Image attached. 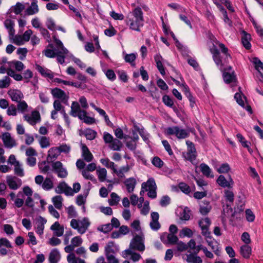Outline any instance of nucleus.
I'll return each instance as SVG.
<instances>
[{
	"label": "nucleus",
	"mask_w": 263,
	"mask_h": 263,
	"mask_svg": "<svg viewBox=\"0 0 263 263\" xmlns=\"http://www.w3.org/2000/svg\"><path fill=\"white\" fill-rule=\"evenodd\" d=\"M54 42L56 44V47L54 49H53V46L52 44H49L43 51V53L46 57L49 58H53L57 57L58 62L62 64L65 62V58L68 54V51L64 47L60 40L54 39Z\"/></svg>",
	"instance_id": "f257e3e1"
},
{
	"label": "nucleus",
	"mask_w": 263,
	"mask_h": 263,
	"mask_svg": "<svg viewBox=\"0 0 263 263\" xmlns=\"http://www.w3.org/2000/svg\"><path fill=\"white\" fill-rule=\"evenodd\" d=\"M126 24L132 30L140 31L143 25V16L141 9L138 7L129 13L126 17Z\"/></svg>",
	"instance_id": "f03ea898"
},
{
	"label": "nucleus",
	"mask_w": 263,
	"mask_h": 263,
	"mask_svg": "<svg viewBox=\"0 0 263 263\" xmlns=\"http://www.w3.org/2000/svg\"><path fill=\"white\" fill-rule=\"evenodd\" d=\"M90 225V222L87 218L82 219H72L70 221V226L76 230L80 234H84Z\"/></svg>",
	"instance_id": "7ed1b4c3"
},
{
	"label": "nucleus",
	"mask_w": 263,
	"mask_h": 263,
	"mask_svg": "<svg viewBox=\"0 0 263 263\" xmlns=\"http://www.w3.org/2000/svg\"><path fill=\"white\" fill-rule=\"evenodd\" d=\"M141 187L140 195H142V193L145 191H148L147 195L149 197L154 199L157 197V186L154 179L150 178L146 182H143Z\"/></svg>",
	"instance_id": "20e7f679"
},
{
	"label": "nucleus",
	"mask_w": 263,
	"mask_h": 263,
	"mask_svg": "<svg viewBox=\"0 0 263 263\" xmlns=\"http://www.w3.org/2000/svg\"><path fill=\"white\" fill-rule=\"evenodd\" d=\"M165 134L167 135H175L178 139H185L189 137V132L183 128L175 126L170 127L165 129Z\"/></svg>",
	"instance_id": "39448f33"
},
{
	"label": "nucleus",
	"mask_w": 263,
	"mask_h": 263,
	"mask_svg": "<svg viewBox=\"0 0 263 263\" xmlns=\"http://www.w3.org/2000/svg\"><path fill=\"white\" fill-rule=\"evenodd\" d=\"M144 236L141 235H136L131 240L129 245V248L137 250L140 252H143L145 250L144 244Z\"/></svg>",
	"instance_id": "423d86ee"
},
{
	"label": "nucleus",
	"mask_w": 263,
	"mask_h": 263,
	"mask_svg": "<svg viewBox=\"0 0 263 263\" xmlns=\"http://www.w3.org/2000/svg\"><path fill=\"white\" fill-rule=\"evenodd\" d=\"M2 140L4 146L8 148H12L17 145L16 140L13 137L11 134L8 132H5L2 135Z\"/></svg>",
	"instance_id": "0eeeda50"
},
{
	"label": "nucleus",
	"mask_w": 263,
	"mask_h": 263,
	"mask_svg": "<svg viewBox=\"0 0 263 263\" xmlns=\"http://www.w3.org/2000/svg\"><path fill=\"white\" fill-rule=\"evenodd\" d=\"M52 167L58 176L60 178H65L68 175V172L60 161H56L52 163Z\"/></svg>",
	"instance_id": "6e6552de"
},
{
	"label": "nucleus",
	"mask_w": 263,
	"mask_h": 263,
	"mask_svg": "<svg viewBox=\"0 0 263 263\" xmlns=\"http://www.w3.org/2000/svg\"><path fill=\"white\" fill-rule=\"evenodd\" d=\"M159 215L156 212H153L151 214V221L149 227L154 231H158L161 228V224L159 222Z\"/></svg>",
	"instance_id": "1a4fd4ad"
},
{
	"label": "nucleus",
	"mask_w": 263,
	"mask_h": 263,
	"mask_svg": "<svg viewBox=\"0 0 263 263\" xmlns=\"http://www.w3.org/2000/svg\"><path fill=\"white\" fill-rule=\"evenodd\" d=\"M34 222L36 233L40 236L42 235L44 233L45 224L47 222V220L39 216L35 218Z\"/></svg>",
	"instance_id": "9d476101"
},
{
	"label": "nucleus",
	"mask_w": 263,
	"mask_h": 263,
	"mask_svg": "<svg viewBox=\"0 0 263 263\" xmlns=\"http://www.w3.org/2000/svg\"><path fill=\"white\" fill-rule=\"evenodd\" d=\"M23 118L31 125H34L41 121L40 114L37 111H33L31 115H25Z\"/></svg>",
	"instance_id": "9b49d317"
},
{
	"label": "nucleus",
	"mask_w": 263,
	"mask_h": 263,
	"mask_svg": "<svg viewBox=\"0 0 263 263\" xmlns=\"http://www.w3.org/2000/svg\"><path fill=\"white\" fill-rule=\"evenodd\" d=\"M12 248L11 242L6 238H0V254L6 255Z\"/></svg>",
	"instance_id": "f8f14e48"
},
{
	"label": "nucleus",
	"mask_w": 263,
	"mask_h": 263,
	"mask_svg": "<svg viewBox=\"0 0 263 263\" xmlns=\"http://www.w3.org/2000/svg\"><path fill=\"white\" fill-rule=\"evenodd\" d=\"M51 93L53 98L61 100L64 103L67 102L68 96L66 95L65 92L62 89L55 88L51 89Z\"/></svg>",
	"instance_id": "ddd939ff"
},
{
	"label": "nucleus",
	"mask_w": 263,
	"mask_h": 263,
	"mask_svg": "<svg viewBox=\"0 0 263 263\" xmlns=\"http://www.w3.org/2000/svg\"><path fill=\"white\" fill-rule=\"evenodd\" d=\"M84 110L81 109L80 106L78 102H73L71 105V110L70 114L74 117L78 118L82 117L85 114Z\"/></svg>",
	"instance_id": "4468645a"
},
{
	"label": "nucleus",
	"mask_w": 263,
	"mask_h": 263,
	"mask_svg": "<svg viewBox=\"0 0 263 263\" xmlns=\"http://www.w3.org/2000/svg\"><path fill=\"white\" fill-rule=\"evenodd\" d=\"M210 51L213 55V59L215 64L220 70H222L223 64L222 62L218 50L216 47L214 45L213 47L211 48Z\"/></svg>",
	"instance_id": "2eb2a0df"
},
{
	"label": "nucleus",
	"mask_w": 263,
	"mask_h": 263,
	"mask_svg": "<svg viewBox=\"0 0 263 263\" xmlns=\"http://www.w3.org/2000/svg\"><path fill=\"white\" fill-rule=\"evenodd\" d=\"M55 192L58 194L64 193L66 195H72V188L68 186L64 182H61L59 184L58 186L55 189Z\"/></svg>",
	"instance_id": "dca6fc26"
},
{
	"label": "nucleus",
	"mask_w": 263,
	"mask_h": 263,
	"mask_svg": "<svg viewBox=\"0 0 263 263\" xmlns=\"http://www.w3.org/2000/svg\"><path fill=\"white\" fill-rule=\"evenodd\" d=\"M7 182L11 189L16 190L22 185L21 179L12 176L7 177Z\"/></svg>",
	"instance_id": "f3484780"
},
{
	"label": "nucleus",
	"mask_w": 263,
	"mask_h": 263,
	"mask_svg": "<svg viewBox=\"0 0 263 263\" xmlns=\"http://www.w3.org/2000/svg\"><path fill=\"white\" fill-rule=\"evenodd\" d=\"M210 223V220L208 218H203L199 222V224L202 230V234L204 236H208L210 235L208 230Z\"/></svg>",
	"instance_id": "a211bd4d"
},
{
	"label": "nucleus",
	"mask_w": 263,
	"mask_h": 263,
	"mask_svg": "<svg viewBox=\"0 0 263 263\" xmlns=\"http://www.w3.org/2000/svg\"><path fill=\"white\" fill-rule=\"evenodd\" d=\"M35 69L43 77L52 79L54 76L53 73L47 68L42 66L39 64H35Z\"/></svg>",
	"instance_id": "6ab92c4d"
},
{
	"label": "nucleus",
	"mask_w": 263,
	"mask_h": 263,
	"mask_svg": "<svg viewBox=\"0 0 263 263\" xmlns=\"http://www.w3.org/2000/svg\"><path fill=\"white\" fill-rule=\"evenodd\" d=\"M186 144L187 145V157L190 161L194 160L196 157V151L194 144L190 141H186Z\"/></svg>",
	"instance_id": "aec40b11"
},
{
	"label": "nucleus",
	"mask_w": 263,
	"mask_h": 263,
	"mask_svg": "<svg viewBox=\"0 0 263 263\" xmlns=\"http://www.w3.org/2000/svg\"><path fill=\"white\" fill-rule=\"evenodd\" d=\"M217 183L223 187L231 188L234 185L233 179L230 177L227 180L223 175H220L217 179Z\"/></svg>",
	"instance_id": "412c9836"
},
{
	"label": "nucleus",
	"mask_w": 263,
	"mask_h": 263,
	"mask_svg": "<svg viewBox=\"0 0 263 263\" xmlns=\"http://www.w3.org/2000/svg\"><path fill=\"white\" fill-rule=\"evenodd\" d=\"M50 230L53 232V235L57 237L62 236L64 232V226L61 225L58 221L55 222L51 225Z\"/></svg>",
	"instance_id": "4be33fe9"
},
{
	"label": "nucleus",
	"mask_w": 263,
	"mask_h": 263,
	"mask_svg": "<svg viewBox=\"0 0 263 263\" xmlns=\"http://www.w3.org/2000/svg\"><path fill=\"white\" fill-rule=\"evenodd\" d=\"M8 95L11 100L14 102H20L24 98L23 93L18 89H10L8 91Z\"/></svg>",
	"instance_id": "5701e85b"
},
{
	"label": "nucleus",
	"mask_w": 263,
	"mask_h": 263,
	"mask_svg": "<svg viewBox=\"0 0 263 263\" xmlns=\"http://www.w3.org/2000/svg\"><path fill=\"white\" fill-rule=\"evenodd\" d=\"M223 77L224 81L228 84L236 81V76L231 67L228 68V71L223 72Z\"/></svg>",
	"instance_id": "b1692460"
},
{
	"label": "nucleus",
	"mask_w": 263,
	"mask_h": 263,
	"mask_svg": "<svg viewBox=\"0 0 263 263\" xmlns=\"http://www.w3.org/2000/svg\"><path fill=\"white\" fill-rule=\"evenodd\" d=\"M133 249H128L122 252V256L126 258H127L129 255H130V259L134 262L138 261L141 258V256L137 253L134 252L133 251Z\"/></svg>",
	"instance_id": "393cba45"
},
{
	"label": "nucleus",
	"mask_w": 263,
	"mask_h": 263,
	"mask_svg": "<svg viewBox=\"0 0 263 263\" xmlns=\"http://www.w3.org/2000/svg\"><path fill=\"white\" fill-rule=\"evenodd\" d=\"M82 156L84 159L87 162L92 161L93 157L88 147L85 144H82Z\"/></svg>",
	"instance_id": "a878e982"
},
{
	"label": "nucleus",
	"mask_w": 263,
	"mask_h": 263,
	"mask_svg": "<svg viewBox=\"0 0 263 263\" xmlns=\"http://www.w3.org/2000/svg\"><path fill=\"white\" fill-rule=\"evenodd\" d=\"M124 184L126 187L128 192L132 193L134 191L137 184V180L134 177H130L126 179Z\"/></svg>",
	"instance_id": "bb28decb"
},
{
	"label": "nucleus",
	"mask_w": 263,
	"mask_h": 263,
	"mask_svg": "<svg viewBox=\"0 0 263 263\" xmlns=\"http://www.w3.org/2000/svg\"><path fill=\"white\" fill-rule=\"evenodd\" d=\"M205 237H206V241L208 245L211 247V249L215 254H217L218 251V242L215 239H213L210 236V235Z\"/></svg>",
	"instance_id": "cd10ccee"
},
{
	"label": "nucleus",
	"mask_w": 263,
	"mask_h": 263,
	"mask_svg": "<svg viewBox=\"0 0 263 263\" xmlns=\"http://www.w3.org/2000/svg\"><path fill=\"white\" fill-rule=\"evenodd\" d=\"M123 55L126 62L130 63L132 66L135 65V61L137 57V54L136 53L127 54L123 52Z\"/></svg>",
	"instance_id": "c85d7f7f"
},
{
	"label": "nucleus",
	"mask_w": 263,
	"mask_h": 263,
	"mask_svg": "<svg viewBox=\"0 0 263 263\" xmlns=\"http://www.w3.org/2000/svg\"><path fill=\"white\" fill-rule=\"evenodd\" d=\"M200 170L202 173L206 177L213 178L214 175L212 173L211 169L205 163H201L200 165Z\"/></svg>",
	"instance_id": "c756f323"
},
{
	"label": "nucleus",
	"mask_w": 263,
	"mask_h": 263,
	"mask_svg": "<svg viewBox=\"0 0 263 263\" xmlns=\"http://www.w3.org/2000/svg\"><path fill=\"white\" fill-rule=\"evenodd\" d=\"M96 174L100 182H104L107 177V171L105 168L98 167L96 170Z\"/></svg>",
	"instance_id": "7c9ffc66"
},
{
	"label": "nucleus",
	"mask_w": 263,
	"mask_h": 263,
	"mask_svg": "<svg viewBox=\"0 0 263 263\" xmlns=\"http://www.w3.org/2000/svg\"><path fill=\"white\" fill-rule=\"evenodd\" d=\"M39 11L38 5L36 1H33L31 3L30 6L26 9L27 14L31 15L35 14Z\"/></svg>",
	"instance_id": "2f4dec72"
},
{
	"label": "nucleus",
	"mask_w": 263,
	"mask_h": 263,
	"mask_svg": "<svg viewBox=\"0 0 263 263\" xmlns=\"http://www.w3.org/2000/svg\"><path fill=\"white\" fill-rule=\"evenodd\" d=\"M154 59L157 64V68L158 69L161 74L164 76L165 74V72L161 62L162 59V57L159 54H157L155 56Z\"/></svg>",
	"instance_id": "473e14b6"
},
{
	"label": "nucleus",
	"mask_w": 263,
	"mask_h": 263,
	"mask_svg": "<svg viewBox=\"0 0 263 263\" xmlns=\"http://www.w3.org/2000/svg\"><path fill=\"white\" fill-rule=\"evenodd\" d=\"M60 259V254L57 249L52 250L49 255L50 263H57Z\"/></svg>",
	"instance_id": "72a5a7b5"
},
{
	"label": "nucleus",
	"mask_w": 263,
	"mask_h": 263,
	"mask_svg": "<svg viewBox=\"0 0 263 263\" xmlns=\"http://www.w3.org/2000/svg\"><path fill=\"white\" fill-rule=\"evenodd\" d=\"M251 40L250 34L247 33L246 32H243V35L241 38L242 43L243 46L247 49H249L251 47V45L250 43Z\"/></svg>",
	"instance_id": "f704fd0d"
},
{
	"label": "nucleus",
	"mask_w": 263,
	"mask_h": 263,
	"mask_svg": "<svg viewBox=\"0 0 263 263\" xmlns=\"http://www.w3.org/2000/svg\"><path fill=\"white\" fill-rule=\"evenodd\" d=\"M185 259L189 263H202V260L200 257L192 253L186 254Z\"/></svg>",
	"instance_id": "c9c22d12"
},
{
	"label": "nucleus",
	"mask_w": 263,
	"mask_h": 263,
	"mask_svg": "<svg viewBox=\"0 0 263 263\" xmlns=\"http://www.w3.org/2000/svg\"><path fill=\"white\" fill-rule=\"evenodd\" d=\"M60 155L58 146L50 148L48 152V158L50 160L55 159Z\"/></svg>",
	"instance_id": "e433bc0d"
},
{
	"label": "nucleus",
	"mask_w": 263,
	"mask_h": 263,
	"mask_svg": "<svg viewBox=\"0 0 263 263\" xmlns=\"http://www.w3.org/2000/svg\"><path fill=\"white\" fill-rule=\"evenodd\" d=\"M251 248L248 245H245L240 247V253L246 258L250 257L251 254Z\"/></svg>",
	"instance_id": "4c0bfd02"
},
{
	"label": "nucleus",
	"mask_w": 263,
	"mask_h": 263,
	"mask_svg": "<svg viewBox=\"0 0 263 263\" xmlns=\"http://www.w3.org/2000/svg\"><path fill=\"white\" fill-rule=\"evenodd\" d=\"M193 235V232L191 229L187 227H184L179 231V237L181 238L185 237L190 238L192 237Z\"/></svg>",
	"instance_id": "58836bf2"
},
{
	"label": "nucleus",
	"mask_w": 263,
	"mask_h": 263,
	"mask_svg": "<svg viewBox=\"0 0 263 263\" xmlns=\"http://www.w3.org/2000/svg\"><path fill=\"white\" fill-rule=\"evenodd\" d=\"M120 200V197L116 193H112L110 195V198L108 199V202L110 206H115L118 204Z\"/></svg>",
	"instance_id": "ea45409f"
},
{
	"label": "nucleus",
	"mask_w": 263,
	"mask_h": 263,
	"mask_svg": "<svg viewBox=\"0 0 263 263\" xmlns=\"http://www.w3.org/2000/svg\"><path fill=\"white\" fill-rule=\"evenodd\" d=\"M40 146L42 148H46L50 146V142L49 137L45 136L40 137L38 139Z\"/></svg>",
	"instance_id": "a19ab883"
},
{
	"label": "nucleus",
	"mask_w": 263,
	"mask_h": 263,
	"mask_svg": "<svg viewBox=\"0 0 263 263\" xmlns=\"http://www.w3.org/2000/svg\"><path fill=\"white\" fill-rule=\"evenodd\" d=\"M164 237H167L168 242L171 244H175L177 243L178 240V237L174 234L164 233L161 236V239L162 241H163Z\"/></svg>",
	"instance_id": "79ce46f5"
},
{
	"label": "nucleus",
	"mask_w": 263,
	"mask_h": 263,
	"mask_svg": "<svg viewBox=\"0 0 263 263\" xmlns=\"http://www.w3.org/2000/svg\"><path fill=\"white\" fill-rule=\"evenodd\" d=\"M14 22L10 19H7L4 22L5 27L8 30L10 35H13L14 34Z\"/></svg>",
	"instance_id": "37998d69"
},
{
	"label": "nucleus",
	"mask_w": 263,
	"mask_h": 263,
	"mask_svg": "<svg viewBox=\"0 0 263 263\" xmlns=\"http://www.w3.org/2000/svg\"><path fill=\"white\" fill-rule=\"evenodd\" d=\"M122 146V142L117 139H114L109 145V148L113 151H120Z\"/></svg>",
	"instance_id": "c03bdc74"
},
{
	"label": "nucleus",
	"mask_w": 263,
	"mask_h": 263,
	"mask_svg": "<svg viewBox=\"0 0 263 263\" xmlns=\"http://www.w3.org/2000/svg\"><path fill=\"white\" fill-rule=\"evenodd\" d=\"M53 187V182L49 177H46L43 184L42 187L46 191H49L52 189Z\"/></svg>",
	"instance_id": "a18cd8bd"
},
{
	"label": "nucleus",
	"mask_w": 263,
	"mask_h": 263,
	"mask_svg": "<svg viewBox=\"0 0 263 263\" xmlns=\"http://www.w3.org/2000/svg\"><path fill=\"white\" fill-rule=\"evenodd\" d=\"M7 73L9 76L13 78L15 81H21L23 80L22 75L16 73V72L12 69H8L7 71Z\"/></svg>",
	"instance_id": "49530a36"
},
{
	"label": "nucleus",
	"mask_w": 263,
	"mask_h": 263,
	"mask_svg": "<svg viewBox=\"0 0 263 263\" xmlns=\"http://www.w3.org/2000/svg\"><path fill=\"white\" fill-rule=\"evenodd\" d=\"M25 6L24 4L21 3H17L16 5L14 6H12L10 10L12 12H13L15 14H20L22 12V11L24 9Z\"/></svg>",
	"instance_id": "de8ad7c7"
},
{
	"label": "nucleus",
	"mask_w": 263,
	"mask_h": 263,
	"mask_svg": "<svg viewBox=\"0 0 263 263\" xmlns=\"http://www.w3.org/2000/svg\"><path fill=\"white\" fill-rule=\"evenodd\" d=\"M52 202L54 206L58 209H60L62 207L63 198L60 195H58L53 197L52 198Z\"/></svg>",
	"instance_id": "09e8293b"
},
{
	"label": "nucleus",
	"mask_w": 263,
	"mask_h": 263,
	"mask_svg": "<svg viewBox=\"0 0 263 263\" xmlns=\"http://www.w3.org/2000/svg\"><path fill=\"white\" fill-rule=\"evenodd\" d=\"M67 259L69 263H85L84 260L77 258L73 253L69 254L67 256Z\"/></svg>",
	"instance_id": "8fccbe9b"
},
{
	"label": "nucleus",
	"mask_w": 263,
	"mask_h": 263,
	"mask_svg": "<svg viewBox=\"0 0 263 263\" xmlns=\"http://www.w3.org/2000/svg\"><path fill=\"white\" fill-rule=\"evenodd\" d=\"M100 162L105 167L110 168L114 171H116L115 164L113 162L110 161L108 158L101 159Z\"/></svg>",
	"instance_id": "3c124183"
},
{
	"label": "nucleus",
	"mask_w": 263,
	"mask_h": 263,
	"mask_svg": "<svg viewBox=\"0 0 263 263\" xmlns=\"http://www.w3.org/2000/svg\"><path fill=\"white\" fill-rule=\"evenodd\" d=\"M11 66L17 71H21L25 68L24 64L20 61L14 60L11 62Z\"/></svg>",
	"instance_id": "603ef678"
},
{
	"label": "nucleus",
	"mask_w": 263,
	"mask_h": 263,
	"mask_svg": "<svg viewBox=\"0 0 263 263\" xmlns=\"http://www.w3.org/2000/svg\"><path fill=\"white\" fill-rule=\"evenodd\" d=\"M14 171L15 174L20 177H23L24 176V169L23 168L22 164H21L20 162L14 165Z\"/></svg>",
	"instance_id": "864d4df0"
},
{
	"label": "nucleus",
	"mask_w": 263,
	"mask_h": 263,
	"mask_svg": "<svg viewBox=\"0 0 263 263\" xmlns=\"http://www.w3.org/2000/svg\"><path fill=\"white\" fill-rule=\"evenodd\" d=\"M252 62L254 64L256 69L262 76L260 70L263 71V63L257 58H253L252 59Z\"/></svg>",
	"instance_id": "5fc2aeb1"
},
{
	"label": "nucleus",
	"mask_w": 263,
	"mask_h": 263,
	"mask_svg": "<svg viewBox=\"0 0 263 263\" xmlns=\"http://www.w3.org/2000/svg\"><path fill=\"white\" fill-rule=\"evenodd\" d=\"M60 154L64 153L65 154H68L70 153L71 151V146L70 145L63 143L60 144L59 146H58Z\"/></svg>",
	"instance_id": "6e6d98bb"
},
{
	"label": "nucleus",
	"mask_w": 263,
	"mask_h": 263,
	"mask_svg": "<svg viewBox=\"0 0 263 263\" xmlns=\"http://www.w3.org/2000/svg\"><path fill=\"white\" fill-rule=\"evenodd\" d=\"M130 170V166L128 165L121 167L119 170L116 168V171H114V173H116L119 177H123L124 174L127 173Z\"/></svg>",
	"instance_id": "4d7b16f0"
},
{
	"label": "nucleus",
	"mask_w": 263,
	"mask_h": 263,
	"mask_svg": "<svg viewBox=\"0 0 263 263\" xmlns=\"http://www.w3.org/2000/svg\"><path fill=\"white\" fill-rule=\"evenodd\" d=\"M114 247V243L112 241L108 242L105 247V254L108 255L115 253V251L113 249Z\"/></svg>",
	"instance_id": "13d9d810"
},
{
	"label": "nucleus",
	"mask_w": 263,
	"mask_h": 263,
	"mask_svg": "<svg viewBox=\"0 0 263 263\" xmlns=\"http://www.w3.org/2000/svg\"><path fill=\"white\" fill-rule=\"evenodd\" d=\"M82 175L86 179L91 180L93 182H97V180L95 177L86 169H84L82 171Z\"/></svg>",
	"instance_id": "bf43d9fd"
},
{
	"label": "nucleus",
	"mask_w": 263,
	"mask_h": 263,
	"mask_svg": "<svg viewBox=\"0 0 263 263\" xmlns=\"http://www.w3.org/2000/svg\"><path fill=\"white\" fill-rule=\"evenodd\" d=\"M11 82V79L8 76H5L0 80V88H7L9 86Z\"/></svg>",
	"instance_id": "052dcab7"
},
{
	"label": "nucleus",
	"mask_w": 263,
	"mask_h": 263,
	"mask_svg": "<svg viewBox=\"0 0 263 263\" xmlns=\"http://www.w3.org/2000/svg\"><path fill=\"white\" fill-rule=\"evenodd\" d=\"M28 50L26 48H18L17 49L16 53L19 55L21 60H24L26 57Z\"/></svg>",
	"instance_id": "680f3d73"
},
{
	"label": "nucleus",
	"mask_w": 263,
	"mask_h": 263,
	"mask_svg": "<svg viewBox=\"0 0 263 263\" xmlns=\"http://www.w3.org/2000/svg\"><path fill=\"white\" fill-rule=\"evenodd\" d=\"M234 98L239 105L242 107L245 106V102L243 99L245 100L246 98L242 95V93L238 92L236 93L234 96Z\"/></svg>",
	"instance_id": "e2e57ef3"
},
{
	"label": "nucleus",
	"mask_w": 263,
	"mask_h": 263,
	"mask_svg": "<svg viewBox=\"0 0 263 263\" xmlns=\"http://www.w3.org/2000/svg\"><path fill=\"white\" fill-rule=\"evenodd\" d=\"M96 132L90 129H87L84 131V135L87 139L91 140L95 138L96 136Z\"/></svg>",
	"instance_id": "0e129e2a"
},
{
	"label": "nucleus",
	"mask_w": 263,
	"mask_h": 263,
	"mask_svg": "<svg viewBox=\"0 0 263 263\" xmlns=\"http://www.w3.org/2000/svg\"><path fill=\"white\" fill-rule=\"evenodd\" d=\"M17 109L21 112H24L27 111L28 105L25 101H20L17 102Z\"/></svg>",
	"instance_id": "69168bd1"
},
{
	"label": "nucleus",
	"mask_w": 263,
	"mask_h": 263,
	"mask_svg": "<svg viewBox=\"0 0 263 263\" xmlns=\"http://www.w3.org/2000/svg\"><path fill=\"white\" fill-rule=\"evenodd\" d=\"M111 230L112 226L110 223L103 224L98 227V230L103 232L104 233H107L110 232Z\"/></svg>",
	"instance_id": "338daca9"
},
{
	"label": "nucleus",
	"mask_w": 263,
	"mask_h": 263,
	"mask_svg": "<svg viewBox=\"0 0 263 263\" xmlns=\"http://www.w3.org/2000/svg\"><path fill=\"white\" fill-rule=\"evenodd\" d=\"M22 76L23 80H24L25 82L27 83L29 81V80L32 78L33 73L30 70L27 69L23 72Z\"/></svg>",
	"instance_id": "774afa93"
}]
</instances>
